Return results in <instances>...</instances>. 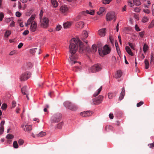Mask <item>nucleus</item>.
<instances>
[{
    "label": "nucleus",
    "instance_id": "obj_21",
    "mask_svg": "<svg viewBox=\"0 0 154 154\" xmlns=\"http://www.w3.org/2000/svg\"><path fill=\"white\" fill-rule=\"evenodd\" d=\"M125 50L130 55L133 56V54L130 48L128 46H126L125 47Z\"/></svg>",
    "mask_w": 154,
    "mask_h": 154
},
{
    "label": "nucleus",
    "instance_id": "obj_58",
    "mask_svg": "<svg viewBox=\"0 0 154 154\" xmlns=\"http://www.w3.org/2000/svg\"><path fill=\"white\" fill-rule=\"evenodd\" d=\"M134 11L136 12H139L140 11V9L138 8H134Z\"/></svg>",
    "mask_w": 154,
    "mask_h": 154
},
{
    "label": "nucleus",
    "instance_id": "obj_13",
    "mask_svg": "<svg viewBox=\"0 0 154 154\" xmlns=\"http://www.w3.org/2000/svg\"><path fill=\"white\" fill-rule=\"evenodd\" d=\"M92 114L91 112L88 111L81 112L80 115L83 117H87L91 116Z\"/></svg>",
    "mask_w": 154,
    "mask_h": 154
},
{
    "label": "nucleus",
    "instance_id": "obj_29",
    "mask_svg": "<svg viewBox=\"0 0 154 154\" xmlns=\"http://www.w3.org/2000/svg\"><path fill=\"white\" fill-rule=\"evenodd\" d=\"M46 135V133L43 131H41L39 134L36 135V136L38 137H42Z\"/></svg>",
    "mask_w": 154,
    "mask_h": 154
},
{
    "label": "nucleus",
    "instance_id": "obj_16",
    "mask_svg": "<svg viewBox=\"0 0 154 154\" xmlns=\"http://www.w3.org/2000/svg\"><path fill=\"white\" fill-rule=\"evenodd\" d=\"M98 33L100 37H104L106 34V29L105 28H103L100 29L98 32Z\"/></svg>",
    "mask_w": 154,
    "mask_h": 154
},
{
    "label": "nucleus",
    "instance_id": "obj_15",
    "mask_svg": "<svg viewBox=\"0 0 154 154\" xmlns=\"http://www.w3.org/2000/svg\"><path fill=\"white\" fill-rule=\"evenodd\" d=\"M35 18V15H32L30 18L28 20L27 23H25V26H27L28 25H29L30 24H31L32 22L34 21L33 20H34Z\"/></svg>",
    "mask_w": 154,
    "mask_h": 154
},
{
    "label": "nucleus",
    "instance_id": "obj_24",
    "mask_svg": "<svg viewBox=\"0 0 154 154\" xmlns=\"http://www.w3.org/2000/svg\"><path fill=\"white\" fill-rule=\"evenodd\" d=\"M122 72L120 70L117 71V73L115 75V77L116 78H120L122 75Z\"/></svg>",
    "mask_w": 154,
    "mask_h": 154
},
{
    "label": "nucleus",
    "instance_id": "obj_26",
    "mask_svg": "<svg viewBox=\"0 0 154 154\" xmlns=\"http://www.w3.org/2000/svg\"><path fill=\"white\" fill-rule=\"evenodd\" d=\"M72 104L69 101H66L63 103L64 106L69 109V107L71 106Z\"/></svg>",
    "mask_w": 154,
    "mask_h": 154
},
{
    "label": "nucleus",
    "instance_id": "obj_39",
    "mask_svg": "<svg viewBox=\"0 0 154 154\" xmlns=\"http://www.w3.org/2000/svg\"><path fill=\"white\" fill-rule=\"evenodd\" d=\"M37 50V48L32 49L30 50L29 52L31 54H33L35 52H36V51Z\"/></svg>",
    "mask_w": 154,
    "mask_h": 154
},
{
    "label": "nucleus",
    "instance_id": "obj_55",
    "mask_svg": "<svg viewBox=\"0 0 154 154\" xmlns=\"http://www.w3.org/2000/svg\"><path fill=\"white\" fill-rule=\"evenodd\" d=\"M116 50L117 51V53L118 54L119 56H120V55L121 54V51L120 50V49L119 47H117L116 48Z\"/></svg>",
    "mask_w": 154,
    "mask_h": 154
},
{
    "label": "nucleus",
    "instance_id": "obj_46",
    "mask_svg": "<svg viewBox=\"0 0 154 154\" xmlns=\"http://www.w3.org/2000/svg\"><path fill=\"white\" fill-rule=\"evenodd\" d=\"M92 51L94 52H95L97 51V48L95 45H93L92 47Z\"/></svg>",
    "mask_w": 154,
    "mask_h": 154
},
{
    "label": "nucleus",
    "instance_id": "obj_54",
    "mask_svg": "<svg viewBox=\"0 0 154 154\" xmlns=\"http://www.w3.org/2000/svg\"><path fill=\"white\" fill-rule=\"evenodd\" d=\"M145 32L144 31H143L141 32H140L139 33V35L142 38Z\"/></svg>",
    "mask_w": 154,
    "mask_h": 154
},
{
    "label": "nucleus",
    "instance_id": "obj_57",
    "mask_svg": "<svg viewBox=\"0 0 154 154\" xmlns=\"http://www.w3.org/2000/svg\"><path fill=\"white\" fill-rule=\"evenodd\" d=\"M29 33V31L28 30H25L23 33V35H27Z\"/></svg>",
    "mask_w": 154,
    "mask_h": 154
},
{
    "label": "nucleus",
    "instance_id": "obj_64",
    "mask_svg": "<svg viewBox=\"0 0 154 154\" xmlns=\"http://www.w3.org/2000/svg\"><path fill=\"white\" fill-rule=\"evenodd\" d=\"M23 44L22 43H20L18 45L17 47L18 48H20L22 47L23 46Z\"/></svg>",
    "mask_w": 154,
    "mask_h": 154
},
{
    "label": "nucleus",
    "instance_id": "obj_25",
    "mask_svg": "<svg viewBox=\"0 0 154 154\" xmlns=\"http://www.w3.org/2000/svg\"><path fill=\"white\" fill-rule=\"evenodd\" d=\"M63 27L64 28H69L71 25V23L70 22H67L63 24Z\"/></svg>",
    "mask_w": 154,
    "mask_h": 154
},
{
    "label": "nucleus",
    "instance_id": "obj_61",
    "mask_svg": "<svg viewBox=\"0 0 154 154\" xmlns=\"http://www.w3.org/2000/svg\"><path fill=\"white\" fill-rule=\"evenodd\" d=\"M135 29L137 31H140V29H139V27H138V26L136 25L135 26Z\"/></svg>",
    "mask_w": 154,
    "mask_h": 154
},
{
    "label": "nucleus",
    "instance_id": "obj_28",
    "mask_svg": "<svg viewBox=\"0 0 154 154\" xmlns=\"http://www.w3.org/2000/svg\"><path fill=\"white\" fill-rule=\"evenodd\" d=\"M72 70L75 72H78L81 70V68L78 66H75L72 67Z\"/></svg>",
    "mask_w": 154,
    "mask_h": 154
},
{
    "label": "nucleus",
    "instance_id": "obj_10",
    "mask_svg": "<svg viewBox=\"0 0 154 154\" xmlns=\"http://www.w3.org/2000/svg\"><path fill=\"white\" fill-rule=\"evenodd\" d=\"M110 49L107 45H105L103 48L102 53L103 55L109 54L110 52Z\"/></svg>",
    "mask_w": 154,
    "mask_h": 154
},
{
    "label": "nucleus",
    "instance_id": "obj_30",
    "mask_svg": "<svg viewBox=\"0 0 154 154\" xmlns=\"http://www.w3.org/2000/svg\"><path fill=\"white\" fill-rule=\"evenodd\" d=\"M108 97L109 99H112L113 97L116 96V94H114L111 93H109L108 94Z\"/></svg>",
    "mask_w": 154,
    "mask_h": 154
},
{
    "label": "nucleus",
    "instance_id": "obj_38",
    "mask_svg": "<svg viewBox=\"0 0 154 154\" xmlns=\"http://www.w3.org/2000/svg\"><path fill=\"white\" fill-rule=\"evenodd\" d=\"M149 19L146 17H144L143 18L142 21L143 23H146L148 21Z\"/></svg>",
    "mask_w": 154,
    "mask_h": 154
},
{
    "label": "nucleus",
    "instance_id": "obj_33",
    "mask_svg": "<svg viewBox=\"0 0 154 154\" xmlns=\"http://www.w3.org/2000/svg\"><path fill=\"white\" fill-rule=\"evenodd\" d=\"M11 32L10 30H7L5 33V36L8 38L10 35Z\"/></svg>",
    "mask_w": 154,
    "mask_h": 154
},
{
    "label": "nucleus",
    "instance_id": "obj_5",
    "mask_svg": "<svg viewBox=\"0 0 154 154\" xmlns=\"http://www.w3.org/2000/svg\"><path fill=\"white\" fill-rule=\"evenodd\" d=\"M103 97L102 95H99L98 97L92 100V103L94 105H97L100 103L103 100Z\"/></svg>",
    "mask_w": 154,
    "mask_h": 154
},
{
    "label": "nucleus",
    "instance_id": "obj_27",
    "mask_svg": "<svg viewBox=\"0 0 154 154\" xmlns=\"http://www.w3.org/2000/svg\"><path fill=\"white\" fill-rule=\"evenodd\" d=\"M102 89V86H101L100 88L97 90V91L94 93V97H96L98 95L101 91Z\"/></svg>",
    "mask_w": 154,
    "mask_h": 154
},
{
    "label": "nucleus",
    "instance_id": "obj_12",
    "mask_svg": "<svg viewBox=\"0 0 154 154\" xmlns=\"http://www.w3.org/2000/svg\"><path fill=\"white\" fill-rule=\"evenodd\" d=\"M22 93L24 95H26V97L28 100H29V98L28 96L29 91L27 86H24L21 89Z\"/></svg>",
    "mask_w": 154,
    "mask_h": 154
},
{
    "label": "nucleus",
    "instance_id": "obj_3",
    "mask_svg": "<svg viewBox=\"0 0 154 154\" xmlns=\"http://www.w3.org/2000/svg\"><path fill=\"white\" fill-rule=\"evenodd\" d=\"M61 119L60 114L57 113L53 115L51 118V121L52 123H56L59 122Z\"/></svg>",
    "mask_w": 154,
    "mask_h": 154
},
{
    "label": "nucleus",
    "instance_id": "obj_37",
    "mask_svg": "<svg viewBox=\"0 0 154 154\" xmlns=\"http://www.w3.org/2000/svg\"><path fill=\"white\" fill-rule=\"evenodd\" d=\"M14 137V136L12 134H8L7 135L6 137L7 139H12Z\"/></svg>",
    "mask_w": 154,
    "mask_h": 154
},
{
    "label": "nucleus",
    "instance_id": "obj_42",
    "mask_svg": "<svg viewBox=\"0 0 154 154\" xmlns=\"http://www.w3.org/2000/svg\"><path fill=\"white\" fill-rule=\"evenodd\" d=\"M154 26V20H152L150 24L148 26L149 28H151Z\"/></svg>",
    "mask_w": 154,
    "mask_h": 154
},
{
    "label": "nucleus",
    "instance_id": "obj_51",
    "mask_svg": "<svg viewBox=\"0 0 154 154\" xmlns=\"http://www.w3.org/2000/svg\"><path fill=\"white\" fill-rule=\"evenodd\" d=\"M4 130V127H0V134H3Z\"/></svg>",
    "mask_w": 154,
    "mask_h": 154
},
{
    "label": "nucleus",
    "instance_id": "obj_9",
    "mask_svg": "<svg viewBox=\"0 0 154 154\" xmlns=\"http://www.w3.org/2000/svg\"><path fill=\"white\" fill-rule=\"evenodd\" d=\"M88 36V33L86 31H83L81 36V39L82 40L87 44L88 41L85 39Z\"/></svg>",
    "mask_w": 154,
    "mask_h": 154
},
{
    "label": "nucleus",
    "instance_id": "obj_14",
    "mask_svg": "<svg viewBox=\"0 0 154 154\" xmlns=\"http://www.w3.org/2000/svg\"><path fill=\"white\" fill-rule=\"evenodd\" d=\"M37 23L35 21H33L31 23L30 27V30L33 32L36 31L37 29Z\"/></svg>",
    "mask_w": 154,
    "mask_h": 154
},
{
    "label": "nucleus",
    "instance_id": "obj_49",
    "mask_svg": "<svg viewBox=\"0 0 154 154\" xmlns=\"http://www.w3.org/2000/svg\"><path fill=\"white\" fill-rule=\"evenodd\" d=\"M16 105V102L15 101H13L12 102V107L13 108H14Z\"/></svg>",
    "mask_w": 154,
    "mask_h": 154
},
{
    "label": "nucleus",
    "instance_id": "obj_2",
    "mask_svg": "<svg viewBox=\"0 0 154 154\" xmlns=\"http://www.w3.org/2000/svg\"><path fill=\"white\" fill-rule=\"evenodd\" d=\"M77 42H78V46H79V52L81 53H82L84 51H86L89 52L90 51V48L88 47H85L84 45L81 42L80 40H78Z\"/></svg>",
    "mask_w": 154,
    "mask_h": 154
},
{
    "label": "nucleus",
    "instance_id": "obj_53",
    "mask_svg": "<svg viewBox=\"0 0 154 154\" xmlns=\"http://www.w3.org/2000/svg\"><path fill=\"white\" fill-rule=\"evenodd\" d=\"M7 107V105L5 104H3L1 107V108L3 109H5Z\"/></svg>",
    "mask_w": 154,
    "mask_h": 154
},
{
    "label": "nucleus",
    "instance_id": "obj_36",
    "mask_svg": "<svg viewBox=\"0 0 154 154\" xmlns=\"http://www.w3.org/2000/svg\"><path fill=\"white\" fill-rule=\"evenodd\" d=\"M148 48V46L146 44H144L143 46V51L144 53H146Z\"/></svg>",
    "mask_w": 154,
    "mask_h": 154
},
{
    "label": "nucleus",
    "instance_id": "obj_44",
    "mask_svg": "<svg viewBox=\"0 0 154 154\" xmlns=\"http://www.w3.org/2000/svg\"><path fill=\"white\" fill-rule=\"evenodd\" d=\"M101 2L103 4L105 5L109 4V2L108 1V0H102Z\"/></svg>",
    "mask_w": 154,
    "mask_h": 154
},
{
    "label": "nucleus",
    "instance_id": "obj_31",
    "mask_svg": "<svg viewBox=\"0 0 154 154\" xmlns=\"http://www.w3.org/2000/svg\"><path fill=\"white\" fill-rule=\"evenodd\" d=\"M144 63L145 64V68L147 69L149 67V63L147 60H144Z\"/></svg>",
    "mask_w": 154,
    "mask_h": 154
},
{
    "label": "nucleus",
    "instance_id": "obj_6",
    "mask_svg": "<svg viewBox=\"0 0 154 154\" xmlns=\"http://www.w3.org/2000/svg\"><path fill=\"white\" fill-rule=\"evenodd\" d=\"M101 69V65L99 64H95L92 66L89 70L92 72H95L100 71Z\"/></svg>",
    "mask_w": 154,
    "mask_h": 154
},
{
    "label": "nucleus",
    "instance_id": "obj_7",
    "mask_svg": "<svg viewBox=\"0 0 154 154\" xmlns=\"http://www.w3.org/2000/svg\"><path fill=\"white\" fill-rule=\"evenodd\" d=\"M115 17V13L114 12H110L108 13L106 15V20L109 21L112 20Z\"/></svg>",
    "mask_w": 154,
    "mask_h": 154
},
{
    "label": "nucleus",
    "instance_id": "obj_47",
    "mask_svg": "<svg viewBox=\"0 0 154 154\" xmlns=\"http://www.w3.org/2000/svg\"><path fill=\"white\" fill-rule=\"evenodd\" d=\"M128 45H129L130 47L132 49H133V50L135 49L132 43H130V42H128Z\"/></svg>",
    "mask_w": 154,
    "mask_h": 154
},
{
    "label": "nucleus",
    "instance_id": "obj_19",
    "mask_svg": "<svg viewBox=\"0 0 154 154\" xmlns=\"http://www.w3.org/2000/svg\"><path fill=\"white\" fill-rule=\"evenodd\" d=\"M125 93L124 88H123L122 89V91L120 94L119 99V100H121L125 96Z\"/></svg>",
    "mask_w": 154,
    "mask_h": 154
},
{
    "label": "nucleus",
    "instance_id": "obj_43",
    "mask_svg": "<svg viewBox=\"0 0 154 154\" xmlns=\"http://www.w3.org/2000/svg\"><path fill=\"white\" fill-rule=\"evenodd\" d=\"M18 143L20 146L22 145L24 143V140L22 139H19L18 141Z\"/></svg>",
    "mask_w": 154,
    "mask_h": 154
},
{
    "label": "nucleus",
    "instance_id": "obj_17",
    "mask_svg": "<svg viewBox=\"0 0 154 154\" xmlns=\"http://www.w3.org/2000/svg\"><path fill=\"white\" fill-rule=\"evenodd\" d=\"M68 8L66 5L62 6L60 8V11L63 13H66L68 11Z\"/></svg>",
    "mask_w": 154,
    "mask_h": 154
},
{
    "label": "nucleus",
    "instance_id": "obj_59",
    "mask_svg": "<svg viewBox=\"0 0 154 154\" xmlns=\"http://www.w3.org/2000/svg\"><path fill=\"white\" fill-rule=\"evenodd\" d=\"M16 15L17 17H20L21 16V14L20 12L17 11L16 12Z\"/></svg>",
    "mask_w": 154,
    "mask_h": 154
},
{
    "label": "nucleus",
    "instance_id": "obj_62",
    "mask_svg": "<svg viewBox=\"0 0 154 154\" xmlns=\"http://www.w3.org/2000/svg\"><path fill=\"white\" fill-rule=\"evenodd\" d=\"M5 121H3L1 122L0 124V127H4V125L5 124Z\"/></svg>",
    "mask_w": 154,
    "mask_h": 154
},
{
    "label": "nucleus",
    "instance_id": "obj_18",
    "mask_svg": "<svg viewBox=\"0 0 154 154\" xmlns=\"http://www.w3.org/2000/svg\"><path fill=\"white\" fill-rule=\"evenodd\" d=\"M75 26L77 28L81 29L84 26V23L82 21L76 23Z\"/></svg>",
    "mask_w": 154,
    "mask_h": 154
},
{
    "label": "nucleus",
    "instance_id": "obj_40",
    "mask_svg": "<svg viewBox=\"0 0 154 154\" xmlns=\"http://www.w3.org/2000/svg\"><path fill=\"white\" fill-rule=\"evenodd\" d=\"M63 125V122H61L57 125V128L58 129H60L62 128Z\"/></svg>",
    "mask_w": 154,
    "mask_h": 154
},
{
    "label": "nucleus",
    "instance_id": "obj_56",
    "mask_svg": "<svg viewBox=\"0 0 154 154\" xmlns=\"http://www.w3.org/2000/svg\"><path fill=\"white\" fill-rule=\"evenodd\" d=\"M148 146L149 147L151 148H153L154 147V142H153L152 143L149 144Z\"/></svg>",
    "mask_w": 154,
    "mask_h": 154
},
{
    "label": "nucleus",
    "instance_id": "obj_8",
    "mask_svg": "<svg viewBox=\"0 0 154 154\" xmlns=\"http://www.w3.org/2000/svg\"><path fill=\"white\" fill-rule=\"evenodd\" d=\"M21 127L23 128L24 131L28 133L30 132L32 130V126L30 125H22Z\"/></svg>",
    "mask_w": 154,
    "mask_h": 154
},
{
    "label": "nucleus",
    "instance_id": "obj_50",
    "mask_svg": "<svg viewBox=\"0 0 154 154\" xmlns=\"http://www.w3.org/2000/svg\"><path fill=\"white\" fill-rule=\"evenodd\" d=\"M143 102L141 101L140 102L138 103L137 104V107H140L143 104Z\"/></svg>",
    "mask_w": 154,
    "mask_h": 154
},
{
    "label": "nucleus",
    "instance_id": "obj_11",
    "mask_svg": "<svg viewBox=\"0 0 154 154\" xmlns=\"http://www.w3.org/2000/svg\"><path fill=\"white\" fill-rule=\"evenodd\" d=\"M48 20L47 18L45 17L41 20V26L44 28H46L48 26Z\"/></svg>",
    "mask_w": 154,
    "mask_h": 154
},
{
    "label": "nucleus",
    "instance_id": "obj_20",
    "mask_svg": "<svg viewBox=\"0 0 154 154\" xmlns=\"http://www.w3.org/2000/svg\"><path fill=\"white\" fill-rule=\"evenodd\" d=\"M94 13V11L93 10H91L90 12H89L88 10H87L86 11H84L82 12V13L84 15H86L87 14H89L91 15L93 14Z\"/></svg>",
    "mask_w": 154,
    "mask_h": 154
},
{
    "label": "nucleus",
    "instance_id": "obj_35",
    "mask_svg": "<svg viewBox=\"0 0 154 154\" xmlns=\"http://www.w3.org/2000/svg\"><path fill=\"white\" fill-rule=\"evenodd\" d=\"M13 147L14 148L17 149L18 148V145L17 141H15L13 143Z\"/></svg>",
    "mask_w": 154,
    "mask_h": 154
},
{
    "label": "nucleus",
    "instance_id": "obj_63",
    "mask_svg": "<svg viewBox=\"0 0 154 154\" xmlns=\"http://www.w3.org/2000/svg\"><path fill=\"white\" fill-rule=\"evenodd\" d=\"M152 15L154 16V4L152 5Z\"/></svg>",
    "mask_w": 154,
    "mask_h": 154
},
{
    "label": "nucleus",
    "instance_id": "obj_32",
    "mask_svg": "<svg viewBox=\"0 0 154 154\" xmlns=\"http://www.w3.org/2000/svg\"><path fill=\"white\" fill-rule=\"evenodd\" d=\"M105 10L104 8L103 7H101L100 9V11L98 12H97V14L98 15H100Z\"/></svg>",
    "mask_w": 154,
    "mask_h": 154
},
{
    "label": "nucleus",
    "instance_id": "obj_23",
    "mask_svg": "<svg viewBox=\"0 0 154 154\" xmlns=\"http://www.w3.org/2000/svg\"><path fill=\"white\" fill-rule=\"evenodd\" d=\"M78 109L77 107L75 105L72 104L71 106L69 107V109L73 111H75Z\"/></svg>",
    "mask_w": 154,
    "mask_h": 154
},
{
    "label": "nucleus",
    "instance_id": "obj_22",
    "mask_svg": "<svg viewBox=\"0 0 154 154\" xmlns=\"http://www.w3.org/2000/svg\"><path fill=\"white\" fill-rule=\"evenodd\" d=\"M51 4L54 8L57 7L58 6V3L56 0H51Z\"/></svg>",
    "mask_w": 154,
    "mask_h": 154
},
{
    "label": "nucleus",
    "instance_id": "obj_48",
    "mask_svg": "<svg viewBox=\"0 0 154 154\" xmlns=\"http://www.w3.org/2000/svg\"><path fill=\"white\" fill-rule=\"evenodd\" d=\"M61 28L62 27L60 25H58L56 26V30L57 31H59L61 29Z\"/></svg>",
    "mask_w": 154,
    "mask_h": 154
},
{
    "label": "nucleus",
    "instance_id": "obj_45",
    "mask_svg": "<svg viewBox=\"0 0 154 154\" xmlns=\"http://www.w3.org/2000/svg\"><path fill=\"white\" fill-rule=\"evenodd\" d=\"M154 60V57L153 56V54L152 53H151V60H150V64L152 63L153 62Z\"/></svg>",
    "mask_w": 154,
    "mask_h": 154
},
{
    "label": "nucleus",
    "instance_id": "obj_34",
    "mask_svg": "<svg viewBox=\"0 0 154 154\" xmlns=\"http://www.w3.org/2000/svg\"><path fill=\"white\" fill-rule=\"evenodd\" d=\"M133 3L136 5H139L141 4V2L139 0H133Z\"/></svg>",
    "mask_w": 154,
    "mask_h": 154
},
{
    "label": "nucleus",
    "instance_id": "obj_52",
    "mask_svg": "<svg viewBox=\"0 0 154 154\" xmlns=\"http://www.w3.org/2000/svg\"><path fill=\"white\" fill-rule=\"evenodd\" d=\"M4 17V15L2 13L0 14V21H2Z\"/></svg>",
    "mask_w": 154,
    "mask_h": 154
},
{
    "label": "nucleus",
    "instance_id": "obj_4",
    "mask_svg": "<svg viewBox=\"0 0 154 154\" xmlns=\"http://www.w3.org/2000/svg\"><path fill=\"white\" fill-rule=\"evenodd\" d=\"M31 75L29 72H26L22 73L20 76V79L21 81H24L29 78Z\"/></svg>",
    "mask_w": 154,
    "mask_h": 154
},
{
    "label": "nucleus",
    "instance_id": "obj_41",
    "mask_svg": "<svg viewBox=\"0 0 154 154\" xmlns=\"http://www.w3.org/2000/svg\"><path fill=\"white\" fill-rule=\"evenodd\" d=\"M32 64L30 62H29L27 64V67L28 69H31L32 67Z\"/></svg>",
    "mask_w": 154,
    "mask_h": 154
},
{
    "label": "nucleus",
    "instance_id": "obj_1",
    "mask_svg": "<svg viewBox=\"0 0 154 154\" xmlns=\"http://www.w3.org/2000/svg\"><path fill=\"white\" fill-rule=\"evenodd\" d=\"M69 48V52L71 54V55L69 57L71 61L70 64L71 66H72L73 64L77 63L75 60L78 59V57L74 54L77 51L78 48V42L77 40L75 38L71 39Z\"/></svg>",
    "mask_w": 154,
    "mask_h": 154
},
{
    "label": "nucleus",
    "instance_id": "obj_60",
    "mask_svg": "<svg viewBox=\"0 0 154 154\" xmlns=\"http://www.w3.org/2000/svg\"><path fill=\"white\" fill-rule=\"evenodd\" d=\"M143 11L145 13L147 14H149L150 12L149 10L148 9H144L143 10Z\"/></svg>",
    "mask_w": 154,
    "mask_h": 154
}]
</instances>
